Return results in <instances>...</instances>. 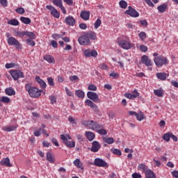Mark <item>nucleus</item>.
Masks as SVG:
<instances>
[{
    "mask_svg": "<svg viewBox=\"0 0 178 178\" xmlns=\"http://www.w3.org/2000/svg\"><path fill=\"white\" fill-rule=\"evenodd\" d=\"M25 88L26 91H28L29 95L32 98H39V97H41V92L42 90L31 86V83H26L25 85Z\"/></svg>",
    "mask_w": 178,
    "mask_h": 178,
    "instance_id": "nucleus-1",
    "label": "nucleus"
},
{
    "mask_svg": "<svg viewBox=\"0 0 178 178\" xmlns=\"http://www.w3.org/2000/svg\"><path fill=\"white\" fill-rule=\"evenodd\" d=\"M154 62L157 67H161L163 65H168V58L162 56L155 57Z\"/></svg>",
    "mask_w": 178,
    "mask_h": 178,
    "instance_id": "nucleus-2",
    "label": "nucleus"
},
{
    "mask_svg": "<svg viewBox=\"0 0 178 178\" xmlns=\"http://www.w3.org/2000/svg\"><path fill=\"white\" fill-rule=\"evenodd\" d=\"M10 74H11L13 80L17 81L19 79H24V74L19 70H11Z\"/></svg>",
    "mask_w": 178,
    "mask_h": 178,
    "instance_id": "nucleus-3",
    "label": "nucleus"
},
{
    "mask_svg": "<svg viewBox=\"0 0 178 178\" xmlns=\"http://www.w3.org/2000/svg\"><path fill=\"white\" fill-rule=\"evenodd\" d=\"M83 124L86 127H89V129H91L92 130H95V129H101V125L98 122L92 120L85 122L83 123Z\"/></svg>",
    "mask_w": 178,
    "mask_h": 178,
    "instance_id": "nucleus-4",
    "label": "nucleus"
},
{
    "mask_svg": "<svg viewBox=\"0 0 178 178\" xmlns=\"http://www.w3.org/2000/svg\"><path fill=\"white\" fill-rule=\"evenodd\" d=\"M25 35L29 38L26 40V42L28 45H35L34 42V38H35V35L33 32L25 31Z\"/></svg>",
    "mask_w": 178,
    "mask_h": 178,
    "instance_id": "nucleus-5",
    "label": "nucleus"
},
{
    "mask_svg": "<svg viewBox=\"0 0 178 178\" xmlns=\"http://www.w3.org/2000/svg\"><path fill=\"white\" fill-rule=\"evenodd\" d=\"M124 14L128 15L131 17H138L140 16V13L131 6L128 7V9L124 11Z\"/></svg>",
    "mask_w": 178,
    "mask_h": 178,
    "instance_id": "nucleus-6",
    "label": "nucleus"
},
{
    "mask_svg": "<svg viewBox=\"0 0 178 178\" xmlns=\"http://www.w3.org/2000/svg\"><path fill=\"white\" fill-rule=\"evenodd\" d=\"M94 165L95 166H98L99 168H109L108 163L100 158H96L95 159Z\"/></svg>",
    "mask_w": 178,
    "mask_h": 178,
    "instance_id": "nucleus-7",
    "label": "nucleus"
},
{
    "mask_svg": "<svg viewBox=\"0 0 178 178\" xmlns=\"http://www.w3.org/2000/svg\"><path fill=\"white\" fill-rule=\"evenodd\" d=\"M46 8L51 11V15L54 16V17H56V19L60 17V14L55 7L52 6H46Z\"/></svg>",
    "mask_w": 178,
    "mask_h": 178,
    "instance_id": "nucleus-8",
    "label": "nucleus"
},
{
    "mask_svg": "<svg viewBox=\"0 0 178 178\" xmlns=\"http://www.w3.org/2000/svg\"><path fill=\"white\" fill-rule=\"evenodd\" d=\"M87 97L89 98V99L93 101V102H101V100L96 92H88Z\"/></svg>",
    "mask_w": 178,
    "mask_h": 178,
    "instance_id": "nucleus-9",
    "label": "nucleus"
},
{
    "mask_svg": "<svg viewBox=\"0 0 178 178\" xmlns=\"http://www.w3.org/2000/svg\"><path fill=\"white\" fill-rule=\"evenodd\" d=\"M84 55L86 58H91V56L97 58V56H98V52H97V50L95 49H92V51L87 49L84 51Z\"/></svg>",
    "mask_w": 178,
    "mask_h": 178,
    "instance_id": "nucleus-10",
    "label": "nucleus"
},
{
    "mask_svg": "<svg viewBox=\"0 0 178 178\" xmlns=\"http://www.w3.org/2000/svg\"><path fill=\"white\" fill-rule=\"evenodd\" d=\"M101 149V144L99 142L95 140L92 143V147L90 148V151L92 152H98Z\"/></svg>",
    "mask_w": 178,
    "mask_h": 178,
    "instance_id": "nucleus-11",
    "label": "nucleus"
},
{
    "mask_svg": "<svg viewBox=\"0 0 178 178\" xmlns=\"http://www.w3.org/2000/svg\"><path fill=\"white\" fill-rule=\"evenodd\" d=\"M119 45H130V39L126 36L118 39Z\"/></svg>",
    "mask_w": 178,
    "mask_h": 178,
    "instance_id": "nucleus-12",
    "label": "nucleus"
},
{
    "mask_svg": "<svg viewBox=\"0 0 178 178\" xmlns=\"http://www.w3.org/2000/svg\"><path fill=\"white\" fill-rule=\"evenodd\" d=\"M78 41L80 45H88L90 44V40L86 35L79 38Z\"/></svg>",
    "mask_w": 178,
    "mask_h": 178,
    "instance_id": "nucleus-13",
    "label": "nucleus"
},
{
    "mask_svg": "<svg viewBox=\"0 0 178 178\" xmlns=\"http://www.w3.org/2000/svg\"><path fill=\"white\" fill-rule=\"evenodd\" d=\"M141 63H143V65H145V66L147 67L152 66L151 59L148 58V56H147V55H143L141 57Z\"/></svg>",
    "mask_w": 178,
    "mask_h": 178,
    "instance_id": "nucleus-14",
    "label": "nucleus"
},
{
    "mask_svg": "<svg viewBox=\"0 0 178 178\" xmlns=\"http://www.w3.org/2000/svg\"><path fill=\"white\" fill-rule=\"evenodd\" d=\"M65 23L68 26H74L76 24V19L73 17L69 16L65 18Z\"/></svg>",
    "mask_w": 178,
    "mask_h": 178,
    "instance_id": "nucleus-15",
    "label": "nucleus"
},
{
    "mask_svg": "<svg viewBox=\"0 0 178 178\" xmlns=\"http://www.w3.org/2000/svg\"><path fill=\"white\" fill-rule=\"evenodd\" d=\"M35 79V81L38 83L39 86H40L43 89L47 88V83H45L44 80L40 78V76H36Z\"/></svg>",
    "mask_w": 178,
    "mask_h": 178,
    "instance_id": "nucleus-16",
    "label": "nucleus"
},
{
    "mask_svg": "<svg viewBox=\"0 0 178 178\" xmlns=\"http://www.w3.org/2000/svg\"><path fill=\"white\" fill-rule=\"evenodd\" d=\"M85 103L90 108H92V109H95V111H98V106H97V104H94V102H92V101H91L90 99H86Z\"/></svg>",
    "mask_w": 178,
    "mask_h": 178,
    "instance_id": "nucleus-17",
    "label": "nucleus"
},
{
    "mask_svg": "<svg viewBox=\"0 0 178 178\" xmlns=\"http://www.w3.org/2000/svg\"><path fill=\"white\" fill-rule=\"evenodd\" d=\"M85 103L90 108H92V109H95V111H98V106H97V104H94V102H92V101H91L90 99H86Z\"/></svg>",
    "mask_w": 178,
    "mask_h": 178,
    "instance_id": "nucleus-18",
    "label": "nucleus"
},
{
    "mask_svg": "<svg viewBox=\"0 0 178 178\" xmlns=\"http://www.w3.org/2000/svg\"><path fill=\"white\" fill-rule=\"evenodd\" d=\"M85 103L90 108H92V109H95V111H98V106H97V104H94V102H92V101H91L90 99H86Z\"/></svg>",
    "mask_w": 178,
    "mask_h": 178,
    "instance_id": "nucleus-19",
    "label": "nucleus"
},
{
    "mask_svg": "<svg viewBox=\"0 0 178 178\" xmlns=\"http://www.w3.org/2000/svg\"><path fill=\"white\" fill-rule=\"evenodd\" d=\"M0 163L3 166H7L8 168H12V163H10V160L8 157L3 159L1 161Z\"/></svg>",
    "mask_w": 178,
    "mask_h": 178,
    "instance_id": "nucleus-20",
    "label": "nucleus"
},
{
    "mask_svg": "<svg viewBox=\"0 0 178 178\" xmlns=\"http://www.w3.org/2000/svg\"><path fill=\"white\" fill-rule=\"evenodd\" d=\"M80 17L83 20H89L90 19V12L86 11V10L81 11V13L80 14Z\"/></svg>",
    "mask_w": 178,
    "mask_h": 178,
    "instance_id": "nucleus-21",
    "label": "nucleus"
},
{
    "mask_svg": "<svg viewBox=\"0 0 178 178\" xmlns=\"http://www.w3.org/2000/svg\"><path fill=\"white\" fill-rule=\"evenodd\" d=\"M145 177L146 178H156V175H155V173L154 171L148 169L145 172Z\"/></svg>",
    "mask_w": 178,
    "mask_h": 178,
    "instance_id": "nucleus-22",
    "label": "nucleus"
},
{
    "mask_svg": "<svg viewBox=\"0 0 178 178\" xmlns=\"http://www.w3.org/2000/svg\"><path fill=\"white\" fill-rule=\"evenodd\" d=\"M44 60L48 62V63H55V58L51 55H45L43 56Z\"/></svg>",
    "mask_w": 178,
    "mask_h": 178,
    "instance_id": "nucleus-23",
    "label": "nucleus"
},
{
    "mask_svg": "<svg viewBox=\"0 0 178 178\" xmlns=\"http://www.w3.org/2000/svg\"><path fill=\"white\" fill-rule=\"evenodd\" d=\"M8 45H19V42L16 38L10 37L8 39Z\"/></svg>",
    "mask_w": 178,
    "mask_h": 178,
    "instance_id": "nucleus-24",
    "label": "nucleus"
},
{
    "mask_svg": "<svg viewBox=\"0 0 178 178\" xmlns=\"http://www.w3.org/2000/svg\"><path fill=\"white\" fill-rule=\"evenodd\" d=\"M168 10V4L163 3L157 7V10H159V13H164L165 10Z\"/></svg>",
    "mask_w": 178,
    "mask_h": 178,
    "instance_id": "nucleus-25",
    "label": "nucleus"
},
{
    "mask_svg": "<svg viewBox=\"0 0 178 178\" xmlns=\"http://www.w3.org/2000/svg\"><path fill=\"white\" fill-rule=\"evenodd\" d=\"M16 129H17V127H16V125H9L3 127V131H15Z\"/></svg>",
    "mask_w": 178,
    "mask_h": 178,
    "instance_id": "nucleus-26",
    "label": "nucleus"
},
{
    "mask_svg": "<svg viewBox=\"0 0 178 178\" xmlns=\"http://www.w3.org/2000/svg\"><path fill=\"white\" fill-rule=\"evenodd\" d=\"M5 92L6 95H8L9 97H12V95H15L16 94V92L12 88H6Z\"/></svg>",
    "mask_w": 178,
    "mask_h": 178,
    "instance_id": "nucleus-27",
    "label": "nucleus"
},
{
    "mask_svg": "<svg viewBox=\"0 0 178 178\" xmlns=\"http://www.w3.org/2000/svg\"><path fill=\"white\" fill-rule=\"evenodd\" d=\"M74 166H76V168H79V169H81V170H84V167H83V164H81V161H80L79 159H76L74 161Z\"/></svg>",
    "mask_w": 178,
    "mask_h": 178,
    "instance_id": "nucleus-28",
    "label": "nucleus"
},
{
    "mask_svg": "<svg viewBox=\"0 0 178 178\" xmlns=\"http://www.w3.org/2000/svg\"><path fill=\"white\" fill-rule=\"evenodd\" d=\"M47 159L50 162V163H55V158L53 157L51 152H47L46 155Z\"/></svg>",
    "mask_w": 178,
    "mask_h": 178,
    "instance_id": "nucleus-29",
    "label": "nucleus"
},
{
    "mask_svg": "<svg viewBox=\"0 0 178 178\" xmlns=\"http://www.w3.org/2000/svg\"><path fill=\"white\" fill-rule=\"evenodd\" d=\"M64 144H65L67 148H74V147H76V143L74 141L72 142L67 140L66 142L64 143Z\"/></svg>",
    "mask_w": 178,
    "mask_h": 178,
    "instance_id": "nucleus-30",
    "label": "nucleus"
},
{
    "mask_svg": "<svg viewBox=\"0 0 178 178\" xmlns=\"http://www.w3.org/2000/svg\"><path fill=\"white\" fill-rule=\"evenodd\" d=\"M102 140L104 143H106L107 144H113L115 143L113 138L102 137Z\"/></svg>",
    "mask_w": 178,
    "mask_h": 178,
    "instance_id": "nucleus-31",
    "label": "nucleus"
},
{
    "mask_svg": "<svg viewBox=\"0 0 178 178\" xmlns=\"http://www.w3.org/2000/svg\"><path fill=\"white\" fill-rule=\"evenodd\" d=\"M86 136L89 141H92L95 138V134L92 132H86Z\"/></svg>",
    "mask_w": 178,
    "mask_h": 178,
    "instance_id": "nucleus-32",
    "label": "nucleus"
},
{
    "mask_svg": "<svg viewBox=\"0 0 178 178\" xmlns=\"http://www.w3.org/2000/svg\"><path fill=\"white\" fill-rule=\"evenodd\" d=\"M86 37L90 40H95L97 38V34L95 32H89L86 34Z\"/></svg>",
    "mask_w": 178,
    "mask_h": 178,
    "instance_id": "nucleus-33",
    "label": "nucleus"
},
{
    "mask_svg": "<svg viewBox=\"0 0 178 178\" xmlns=\"http://www.w3.org/2000/svg\"><path fill=\"white\" fill-rule=\"evenodd\" d=\"M75 95L78 97V98H84L85 97V94L84 92L81 90H77L75 92Z\"/></svg>",
    "mask_w": 178,
    "mask_h": 178,
    "instance_id": "nucleus-34",
    "label": "nucleus"
},
{
    "mask_svg": "<svg viewBox=\"0 0 178 178\" xmlns=\"http://www.w3.org/2000/svg\"><path fill=\"white\" fill-rule=\"evenodd\" d=\"M19 19L24 24H30V23H31V19L29 17H21Z\"/></svg>",
    "mask_w": 178,
    "mask_h": 178,
    "instance_id": "nucleus-35",
    "label": "nucleus"
},
{
    "mask_svg": "<svg viewBox=\"0 0 178 178\" xmlns=\"http://www.w3.org/2000/svg\"><path fill=\"white\" fill-rule=\"evenodd\" d=\"M157 79H159L160 80L165 81L166 79V73L165 72H160L156 74Z\"/></svg>",
    "mask_w": 178,
    "mask_h": 178,
    "instance_id": "nucleus-36",
    "label": "nucleus"
},
{
    "mask_svg": "<svg viewBox=\"0 0 178 178\" xmlns=\"http://www.w3.org/2000/svg\"><path fill=\"white\" fill-rule=\"evenodd\" d=\"M154 95H156L157 97H163V90H154Z\"/></svg>",
    "mask_w": 178,
    "mask_h": 178,
    "instance_id": "nucleus-37",
    "label": "nucleus"
},
{
    "mask_svg": "<svg viewBox=\"0 0 178 178\" xmlns=\"http://www.w3.org/2000/svg\"><path fill=\"white\" fill-rule=\"evenodd\" d=\"M8 24H10L11 26H19V21L16 19H13L8 22Z\"/></svg>",
    "mask_w": 178,
    "mask_h": 178,
    "instance_id": "nucleus-38",
    "label": "nucleus"
},
{
    "mask_svg": "<svg viewBox=\"0 0 178 178\" xmlns=\"http://www.w3.org/2000/svg\"><path fill=\"white\" fill-rule=\"evenodd\" d=\"M119 5L122 9H126V8H127V2L124 0L120 1Z\"/></svg>",
    "mask_w": 178,
    "mask_h": 178,
    "instance_id": "nucleus-39",
    "label": "nucleus"
},
{
    "mask_svg": "<svg viewBox=\"0 0 178 178\" xmlns=\"http://www.w3.org/2000/svg\"><path fill=\"white\" fill-rule=\"evenodd\" d=\"M1 102H3L4 104H9L10 102V99L8 97L3 96L0 99Z\"/></svg>",
    "mask_w": 178,
    "mask_h": 178,
    "instance_id": "nucleus-40",
    "label": "nucleus"
},
{
    "mask_svg": "<svg viewBox=\"0 0 178 178\" xmlns=\"http://www.w3.org/2000/svg\"><path fill=\"white\" fill-rule=\"evenodd\" d=\"M139 170H143V172H147L148 170V167H147L145 164L141 163L138 165Z\"/></svg>",
    "mask_w": 178,
    "mask_h": 178,
    "instance_id": "nucleus-41",
    "label": "nucleus"
},
{
    "mask_svg": "<svg viewBox=\"0 0 178 178\" xmlns=\"http://www.w3.org/2000/svg\"><path fill=\"white\" fill-rule=\"evenodd\" d=\"M52 2L54 5H55V6H58V8H60V6L63 5L62 0H52Z\"/></svg>",
    "mask_w": 178,
    "mask_h": 178,
    "instance_id": "nucleus-42",
    "label": "nucleus"
},
{
    "mask_svg": "<svg viewBox=\"0 0 178 178\" xmlns=\"http://www.w3.org/2000/svg\"><path fill=\"white\" fill-rule=\"evenodd\" d=\"M101 24H102V22L101 21V19H97L95 22V24H94V27L95 29H99V26H101Z\"/></svg>",
    "mask_w": 178,
    "mask_h": 178,
    "instance_id": "nucleus-43",
    "label": "nucleus"
},
{
    "mask_svg": "<svg viewBox=\"0 0 178 178\" xmlns=\"http://www.w3.org/2000/svg\"><path fill=\"white\" fill-rule=\"evenodd\" d=\"M15 12L18 13L19 15H24L25 10L24 8L22 7H19L17 9H15Z\"/></svg>",
    "mask_w": 178,
    "mask_h": 178,
    "instance_id": "nucleus-44",
    "label": "nucleus"
},
{
    "mask_svg": "<svg viewBox=\"0 0 178 178\" xmlns=\"http://www.w3.org/2000/svg\"><path fill=\"white\" fill-rule=\"evenodd\" d=\"M170 136L171 133L165 134L163 136V138L165 140V141H170Z\"/></svg>",
    "mask_w": 178,
    "mask_h": 178,
    "instance_id": "nucleus-45",
    "label": "nucleus"
},
{
    "mask_svg": "<svg viewBox=\"0 0 178 178\" xmlns=\"http://www.w3.org/2000/svg\"><path fill=\"white\" fill-rule=\"evenodd\" d=\"M97 133L99 134H101L102 136H106L108 134V131H106L105 129H100L97 131Z\"/></svg>",
    "mask_w": 178,
    "mask_h": 178,
    "instance_id": "nucleus-46",
    "label": "nucleus"
},
{
    "mask_svg": "<svg viewBox=\"0 0 178 178\" xmlns=\"http://www.w3.org/2000/svg\"><path fill=\"white\" fill-rule=\"evenodd\" d=\"M136 119L137 120H139V122H141V120H144V114L140 113V114H136Z\"/></svg>",
    "mask_w": 178,
    "mask_h": 178,
    "instance_id": "nucleus-47",
    "label": "nucleus"
},
{
    "mask_svg": "<svg viewBox=\"0 0 178 178\" xmlns=\"http://www.w3.org/2000/svg\"><path fill=\"white\" fill-rule=\"evenodd\" d=\"M47 81L48 84L51 86V87H54L55 86V83H54V79H52V77H48Z\"/></svg>",
    "mask_w": 178,
    "mask_h": 178,
    "instance_id": "nucleus-48",
    "label": "nucleus"
},
{
    "mask_svg": "<svg viewBox=\"0 0 178 178\" xmlns=\"http://www.w3.org/2000/svg\"><path fill=\"white\" fill-rule=\"evenodd\" d=\"M88 90L90 91H97V86L94 84H90L88 86Z\"/></svg>",
    "mask_w": 178,
    "mask_h": 178,
    "instance_id": "nucleus-49",
    "label": "nucleus"
},
{
    "mask_svg": "<svg viewBox=\"0 0 178 178\" xmlns=\"http://www.w3.org/2000/svg\"><path fill=\"white\" fill-rule=\"evenodd\" d=\"M138 37L140 38V40H145L147 35L145 33V32H140L138 34Z\"/></svg>",
    "mask_w": 178,
    "mask_h": 178,
    "instance_id": "nucleus-50",
    "label": "nucleus"
},
{
    "mask_svg": "<svg viewBox=\"0 0 178 178\" xmlns=\"http://www.w3.org/2000/svg\"><path fill=\"white\" fill-rule=\"evenodd\" d=\"M99 67L102 69V70H108V65L105 63L100 64Z\"/></svg>",
    "mask_w": 178,
    "mask_h": 178,
    "instance_id": "nucleus-51",
    "label": "nucleus"
},
{
    "mask_svg": "<svg viewBox=\"0 0 178 178\" xmlns=\"http://www.w3.org/2000/svg\"><path fill=\"white\" fill-rule=\"evenodd\" d=\"M5 67L6 69H12V67H15V63H6Z\"/></svg>",
    "mask_w": 178,
    "mask_h": 178,
    "instance_id": "nucleus-52",
    "label": "nucleus"
},
{
    "mask_svg": "<svg viewBox=\"0 0 178 178\" xmlns=\"http://www.w3.org/2000/svg\"><path fill=\"white\" fill-rule=\"evenodd\" d=\"M113 153H114L115 155H122V152L119 149H113Z\"/></svg>",
    "mask_w": 178,
    "mask_h": 178,
    "instance_id": "nucleus-53",
    "label": "nucleus"
},
{
    "mask_svg": "<svg viewBox=\"0 0 178 178\" xmlns=\"http://www.w3.org/2000/svg\"><path fill=\"white\" fill-rule=\"evenodd\" d=\"M140 49L142 51V52H147V51H148V47H147L145 45H140Z\"/></svg>",
    "mask_w": 178,
    "mask_h": 178,
    "instance_id": "nucleus-54",
    "label": "nucleus"
},
{
    "mask_svg": "<svg viewBox=\"0 0 178 178\" xmlns=\"http://www.w3.org/2000/svg\"><path fill=\"white\" fill-rule=\"evenodd\" d=\"M124 97H125V98H128L129 99H134V97H133L132 94L130 93H125L124 95Z\"/></svg>",
    "mask_w": 178,
    "mask_h": 178,
    "instance_id": "nucleus-55",
    "label": "nucleus"
},
{
    "mask_svg": "<svg viewBox=\"0 0 178 178\" xmlns=\"http://www.w3.org/2000/svg\"><path fill=\"white\" fill-rule=\"evenodd\" d=\"M0 3L4 8L8 6V0H0Z\"/></svg>",
    "mask_w": 178,
    "mask_h": 178,
    "instance_id": "nucleus-56",
    "label": "nucleus"
},
{
    "mask_svg": "<svg viewBox=\"0 0 178 178\" xmlns=\"http://www.w3.org/2000/svg\"><path fill=\"white\" fill-rule=\"evenodd\" d=\"M132 96L134 98H137V97H140V93L137 91V90H134L133 93H132Z\"/></svg>",
    "mask_w": 178,
    "mask_h": 178,
    "instance_id": "nucleus-57",
    "label": "nucleus"
},
{
    "mask_svg": "<svg viewBox=\"0 0 178 178\" xmlns=\"http://www.w3.org/2000/svg\"><path fill=\"white\" fill-rule=\"evenodd\" d=\"M50 101H51V104H54L56 102V97L52 95L49 97Z\"/></svg>",
    "mask_w": 178,
    "mask_h": 178,
    "instance_id": "nucleus-58",
    "label": "nucleus"
},
{
    "mask_svg": "<svg viewBox=\"0 0 178 178\" xmlns=\"http://www.w3.org/2000/svg\"><path fill=\"white\" fill-rule=\"evenodd\" d=\"M51 143L56 145V147H59V143H58V140L56 138H51Z\"/></svg>",
    "mask_w": 178,
    "mask_h": 178,
    "instance_id": "nucleus-59",
    "label": "nucleus"
},
{
    "mask_svg": "<svg viewBox=\"0 0 178 178\" xmlns=\"http://www.w3.org/2000/svg\"><path fill=\"white\" fill-rule=\"evenodd\" d=\"M70 80L71 81H76V80H79V76L77 75L71 76H70Z\"/></svg>",
    "mask_w": 178,
    "mask_h": 178,
    "instance_id": "nucleus-60",
    "label": "nucleus"
},
{
    "mask_svg": "<svg viewBox=\"0 0 178 178\" xmlns=\"http://www.w3.org/2000/svg\"><path fill=\"white\" fill-rule=\"evenodd\" d=\"M120 47L122 48V49H131V48H133V46H131V45H120Z\"/></svg>",
    "mask_w": 178,
    "mask_h": 178,
    "instance_id": "nucleus-61",
    "label": "nucleus"
},
{
    "mask_svg": "<svg viewBox=\"0 0 178 178\" xmlns=\"http://www.w3.org/2000/svg\"><path fill=\"white\" fill-rule=\"evenodd\" d=\"M79 29L81 30H86L87 29V24L82 23L79 24Z\"/></svg>",
    "mask_w": 178,
    "mask_h": 178,
    "instance_id": "nucleus-62",
    "label": "nucleus"
},
{
    "mask_svg": "<svg viewBox=\"0 0 178 178\" xmlns=\"http://www.w3.org/2000/svg\"><path fill=\"white\" fill-rule=\"evenodd\" d=\"M132 178H141V175L135 172L134 174H132Z\"/></svg>",
    "mask_w": 178,
    "mask_h": 178,
    "instance_id": "nucleus-63",
    "label": "nucleus"
},
{
    "mask_svg": "<svg viewBox=\"0 0 178 178\" xmlns=\"http://www.w3.org/2000/svg\"><path fill=\"white\" fill-rule=\"evenodd\" d=\"M172 175L174 177L178 178V171L177 170H174L172 172Z\"/></svg>",
    "mask_w": 178,
    "mask_h": 178,
    "instance_id": "nucleus-64",
    "label": "nucleus"
}]
</instances>
